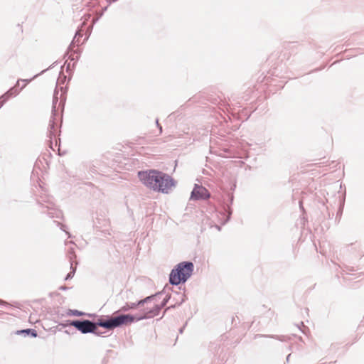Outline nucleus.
<instances>
[{
  "label": "nucleus",
  "mask_w": 364,
  "mask_h": 364,
  "mask_svg": "<svg viewBox=\"0 0 364 364\" xmlns=\"http://www.w3.org/2000/svg\"><path fill=\"white\" fill-rule=\"evenodd\" d=\"M31 333L33 336H34V337L37 336V333L35 330H31Z\"/></svg>",
  "instance_id": "obj_5"
},
{
  "label": "nucleus",
  "mask_w": 364,
  "mask_h": 364,
  "mask_svg": "<svg viewBox=\"0 0 364 364\" xmlns=\"http://www.w3.org/2000/svg\"><path fill=\"white\" fill-rule=\"evenodd\" d=\"M209 197L208 191L205 187L196 184L191 192L190 199L193 200H205L209 198Z\"/></svg>",
  "instance_id": "obj_4"
},
{
  "label": "nucleus",
  "mask_w": 364,
  "mask_h": 364,
  "mask_svg": "<svg viewBox=\"0 0 364 364\" xmlns=\"http://www.w3.org/2000/svg\"><path fill=\"white\" fill-rule=\"evenodd\" d=\"M194 265L190 262H183L176 265L172 269L169 282L173 285H178L181 282H185L192 274Z\"/></svg>",
  "instance_id": "obj_3"
},
{
  "label": "nucleus",
  "mask_w": 364,
  "mask_h": 364,
  "mask_svg": "<svg viewBox=\"0 0 364 364\" xmlns=\"http://www.w3.org/2000/svg\"><path fill=\"white\" fill-rule=\"evenodd\" d=\"M31 329H26V330L22 331L23 333H31Z\"/></svg>",
  "instance_id": "obj_6"
},
{
  "label": "nucleus",
  "mask_w": 364,
  "mask_h": 364,
  "mask_svg": "<svg viewBox=\"0 0 364 364\" xmlns=\"http://www.w3.org/2000/svg\"><path fill=\"white\" fill-rule=\"evenodd\" d=\"M134 320V316L131 315H120L105 321H100L97 324L88 320H85L82 321H73L70 323V325L75 327L82 333H87L94 332L97 328V325L108 329H112L122 325L131 323Z\"/></svg>",
  "instance_id": "obj_2"
},
{
  "label": "nucleus",
  "mask_w": 364,
  "mask_h": 364,
  "mask_svg": "<svg viewBox=\"0 0 364 364\" xmlns=\"http://www.w3.org/2000/svg\"><path fill=\"white\" fill-rule=\"evenodd\" d=\"M138 175L143 184L154 191L168 193L175 186L168 175L156 170L140 171Z\"/></svg>",
  "instance_id": "obj_1"
}]
</instances>
